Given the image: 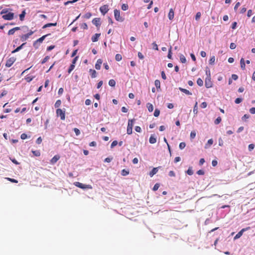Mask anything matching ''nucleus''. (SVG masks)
I'll return each mask as SVG.
<instances>
[{
  "mask_svg": "<svg viewBox=\"0 0 255 255\" xmlns=\"http://www.w3.org/2000/svg\"><path fill=\"white\" fill-rule=\"evenodd\" d=\"M20 137L22 139H25L27 138V136L26 133H23L21 134Z\"/></svg>",
  "mask_w": 255,
  "mask_h": 255,
  "instance_id": "680f3d73",
  "label": "nucleus"
},
{
  "mask_svg": "<svg viewBox=\"0 0 255 255\" xmlns=\"http://www.w3.org/2000/svg\"><path fill=\"white\" fill-rule=\"evenodd\" d=\"M59 159L60 156L56 155L51 159L50 163L52 164H55Z\"/></svg>",
  "mask_w": 255,
  "mask_h": 255,
  "instance_id": "4468645a",
  "label": "nucleus"
},
{
  "mask_svg": "<svg viewBox=\"0 0 255 255\" xmlns=\"http://www.w3.org/2000/svg\"><path fill=\"white\" fill-rule=\"evenodd\" d=\"M135 130L137 132H140L141 131V129L140 127L136 126L135 127Z\"/></svg>",
  "mask_w": 255,
  "mask_h": 255,
  "instance_id": "052dcab7",
  "label": "nucleus"
},
{
  "mask_svg": "<svg viewBox=\"0 0 255 255\" xmlns=\"http://www.w3.org/2000/svg\"><path fill=\"white\" fill-rule=\"evenodd\" d=\"M92 15V14L90 12H87L85 14V17L88 19Z\"/></svg>",
  "mask_w": 255,
  "mask_h": 255,
  "instance_id": "69168bd1",
  "label": "nucleus"
},
{
  "mask_svg": "<svg viewBox=\"0 0 255 255\" xmlns=\"http://www.w3.org/2000/svg\"><path fill=\"white\" fill-rule=\"evenodd\" d=\"M221 121H222L221 118L220 117H219L215 120V121H214V123L216 125H218L219 124H220L221 123Z\"/></svg>",
  "mask_w": 255,
  "mask_h": 255,
  "instance_id": "f704fd0d",
  "label": "nucleus"
},
{
  "mask_svg": "<svg viewBox=\"0 0 255 255\" xmlns=\"http://www.w3.org/2000/svg\"><path fill=\"white\" fill-rule=\"evenodd\" d=\"M236 47V45L235 43H231L230 44V48L231 49H235Z\"/></svg>",
  "mask_w": 255,
  "mask_h": 255,
  "instance_id": "13d9d810",
  "label": "nucleus"
},
{
  "mask_svg": "<svg viewBox=\"0 0 255 255\" xmlns=\"http://www.w3.org/2000/svg\"><path fill=\"white\" fill-rule=\"evenodd\" d=\"M160 166H159L158 167L153 168L152 170L149 172V176L150 177H152L154 174H155L158 172V169L160 168Z\"/></svg>",
  "mask_w": 255,
  "mask_h": 255,
  "instance_id": "f8f14e48",
  "label": "nucleus"
},
{
  "mask_svg": "<svg viewBox=\"0 0 255 255\" xmlns=\"http://www.w3.org/2000/svg\"><path fill=\"white\" fill-rule=\"evenodd\" d=\"M92 23L95 25L97 27H99L101 25L100 18H95L92 20Z\"/></svg>",
  "mask_w": 255,
  "mask_h": 255,
  "instance_id": "9d476101",
  "label": "nucleus"
},
{
  "mask_svg": "<svg viewBox=\"0 0 255 255\" xmlns=\"http://www.w3.org/2000/svg\"><path fill=\"white\" fill-rule=\"evenodd\" d=\"M174 10L172 8H170L169 10L168 14V18L170 20H172L174 18Z\"/></svg>",
  "mask_w": 255,
  "mask_h": 255,
  "instance_id": "ddd939ff",
  "label": "nucleus"
},
{
  "mask_svg": "<svg viewBox=\"0 0 255 255\" xmlns=\"http://www.w3.org/2000/svg\"><path fill=\"white\" fill-rule=\"evenodd\" d=\"M251 229L250 227H248L242 229L235 236L234 239L236 240L240 238L243 235V233L246 231H248Z\"/></svg>",
  "mask_w": 255,
  "mask_h": 255,
  "instance_id": "423d86ee",
  "label": "nucleus"
},
{
  "mask_svg": "<svg viewBox=\"0 0 255 255\" xmlns=\"http://www.w3.org/2000/svg\"><path fill=\"white\" fill-rule=\"evenodd\" d=\"M25 44V43H24L23 44H22L21 45H20L19 46L17 47L15 49H14V50H13L11 53H15L16 52H18V51H19L21 49H22L23 46Z\"/></svg>",
  "mask_w": 255,
  "mask_h": 255,
  "instance_id": "bb28decb",
  "label": "nucleus"
},
{
  "mask_svg": "<svg viewBox=\"0 0 255 255\" xmlns=\"http://www.w3.org/2000/svg\"><path fill=\"white\" fill-rule=\"evenodd\" d=\"M241 63V67L243 70L245 69L246 65H245V60L243 58H242L240 61Z\"/></svg>",
  "mask_w": 255,
  "mask_h": 255,
  "instance_id": "aec40b11",
  "label": "nucleus"
},
{
  "mask_svg": "<svg viewBox=\"0 0 255 255\" xmlns=\"http://www.w3.org/2000/svg\"><path fill=\"white\" fill-rule=\"evenodd\" d=\"M75 185L79 188H80L81 189H92V187L91 185H87V184H84L82 183L79 182H76L74 183Z\"/></svg>",
  "mask_w": 255,
  "mask_h": 255,
  "instance_id": "f03ea898",
  "label": "nucleus"
},
{
  "mask_svg": "<svg viewBox=\"0 0 255 255\" xmlns=\"http://www.w3.org/2000/svg\"><path fill=\"white\" fill-rule=\"evenodd\" d=\"M207 103L205 102L202 103L201 104V107L203 109L206 108L207 107Z\"/></svg>",
  "mask_w": 255,
  "mask_h": 255,
  "instance_id": "bf43d9fd",
  "label": "nucleus"
},
{
  "mask_svg": "<svg viewBox=\"0 0 255 255\" xmlns=\"http://www.w3.org/2000/svg\"><path fill=\"white\" fill-rule=\"evenodd\" d=\"M205 82V87L207 88H210L213 86V83L211 81V78H206Z\"/></svg>",
  "mask_w": 255,
  "mask_h": 255,
  "instance_id": "1a4fd4ad",
  "label": "nucleus"
},
{
  "mask_svg": "<svg viewBox=\"0 0 255 255\" xmlns=\"http://www.w3.org/2000/svg\"><path fill=\"white\" fill-rule=\"evenodd\" d=\"M33 33H34L33 31L30 30L29 32L28 33H27V34L21 35L20 36L21 40L22 41H24L26 40L30 35H31L32 34H33Z\"/></svg>",
  "mask_w": 255,
  "mask_h": 255,
  "instance_id": "0eeeda50",
  "label": "nucleus"
},
{
  "mask_svg": "<svg viewBox=\"0 0 255 255\" xmlns=\"http://www.w3.org/2000/svg\"><path fill=\"white\" fill-rule=\"evenodd\" d=\"M201 17V13L200 12H198L195 15V19L198 20Z\"/></svg>",
  "mask_w": 255,
  "mask_h": 255,
  "instance_id": "6e6d98bb",
  "label": "nucleus"
},
{
  "mask_svg": "<svg viewBox=\"0 0 255 255\" xmlns=\"http://www.w3.org/2000/svg\"><path fill=\"white\" fill-rule=\"evenodd\" d=\"M128 173H129V172L127 170H126V169H123L122 171V175L123 176H126V175H128Z\"/></svg>",
  "mask_w": 255,
  "mask_h": 255,
  "instance_id": "de8ad7c7",
  "label": "nucleus"
},
{
  "mask_svg": "<svg viewBox=\"0 0 255 255\" xmlns=\"http://www.w3.org/2000/svg\"><path fill=\"white\" fill-rule=\"evenodd\" d=\"M115 59L117 61H120L122 59V56L120 54H117L115 56Z\"/></svg>",
  "mask_w": 255,
  "mask_h": 255,
  "instance_id": "2f4dec72",
  "label": "nucleus"
},
{
  "mask_svg": "<svg viewBox=\"0 0 255 255\" xmlns=\"http://www.w3.org/2000/svg\"><path fill=\"white\" fill-rule=\"evenodd\" d=\"M213 143V140L212 139H210L208 140L207 143L206 144L205 147H207V145H209V146H210L212 145Z\"/></svg>",
  "mask_w": 255,
  "mask_h": 255,
  "instance_id": "a18cd8bd",
  "label": "nucleus"
},
{
  "mask_svg": "<svg viewBox=\"0 0 255 255\" xmlns=\"http://www.w3.org/2000/svg\"><path fill=\"white\" fill-rule=\"evenodd\" d=\"M61 100H58L56 102V103L54 105V106L55 108H58L61 105Z\"/></svg>",
  "mask_w": 255,
  "mask_h": 255,
  "instance_id": "58836bf2",
  "label": "nucleus"
},
{
  "mask_svg": "<svg viewBox=\"0 0 255 255\" xmlns=\"http://www.w3.org/2000/svg\"><path fill=\"white\" fill-rule=\"evenodd\" d=\"M109 85L111 87H115L116 85V81L114 79H111L109 81Z\"/></svg>",
  "mask_w": 255,
  "mask_h": 255,
  "instance_id": "cd10ccee",
  "label": "nucleus"
},
{
  "mask_svg": "<svg viewBox=\"0 0 255 255\" xmlns=\"http://www.w3.org/2000/svg\"><path fill=\"white\" fill-rule=\"evenodd\" d=\"M32 152L36 156H39L40 155V152L39 150H32Z\"/></svg>",
  "mask_w": 255,
  "mask_h": 255,
  "instance_id": "72a5a7b5",
  "label": "nucleus"
},
{
  "mask_svg": "<svg viewBox=\"0 0 255 255\" xmlns=\"http://www.w3.org/2000/svg\"><path fill=\"white\" fill-rule=\"evenodd\" d=\"M248 148L250 151H252L255 148V145L254 144H250L249 145Z\"/></svg>",
  "mask_w": 255,
  "mask_h": 255,
  "instance_id": "864d4df0",
  "label": "nucleus"
},
{
  "mask_svg": "<svg viewBox=\"0 0 255 255\" xmlns=\"http://www.w3.org/2000/svg\"><path fill=\"white\" fill-rule=\"evenodd\" d=\"M206 75H207L206 78H211V72L210 69L207 67L206 68Z\"/></svg>",
  "mask_w": 255,
  "mask_h": 255,
  "instance_id": "c756f323",
  "label": "nucleus"
},
{
  "mask_svg": "<svg viewBox=\"0 0 255 255\" xmlns=\"http://www.w3.org/2000/svg\"><path fill=\"white\" fill-rule=\"evenodd\" d=\"M180 60L181 62H182V63H185L186 62V58L183 55H180Z\"/></svg>",
  "mask_w": 255,
  "mask_h": 255,
  "instance_id": "7c9ffc66",
  "label": "nucleus"
},
{
  "mask_svg": "<svg viewBox=\"0 0 255 255\" xmlns=\"http://www.w3.org/2000/svg\"><path fill=\"white\" fill-rule=\"evenodd\" d=\"M154 84L158 91H159L158 90H160V82L159 80H156L154 82Z\"/></svg>",
  "mask_w": 255,
  "mask_h": 255,
  "instance_id": "412c9836",
  "label": "nucleus"
},
{
  "mask_svg": "<svg viewBox=\"0 0 255 255\" xmlns=\"http://www.w3.org/2000/svg\"><path fill=\"white\" fill-rule=\"evenodd\" d=\"M215 56H212L209 60V64H211V65L214 64V63L215 62Z\"/></svg>",
  "mask_w": 255,
  "mask_h": 255,
  "instance_id": "4c0bfd02",
  "label": "nucleus"
},
{
  "mask_svg": "<svg viewBox=\"0 0 255 255\" xmlns=\"http://www.w3.org/2000/svg\"><path fill=\"white\" fill-rule=\"evenodd\" d=\"M25 14V10H24L22 11L21 13L19 14V19L21 21H23L24 20Z\"/></svg>",
  "mask_w": 255,
  "mask_h": 255,
  "instance_id": "393cba45",
  "label": "nucleus"
},
{
  "mask_svg": "<svg viewBox=\"0 0 255 255\" xmlns=\"http://www.w3.org/2000/svg\"><path fill=\"white\" fill-rule=\"evenodd\" d=\"M149 141L151 144L155 143L156 142V138L153 135H151L149 138Z\"/></svg>",
  "mask_w": 255,
  "mask_h": 255,
  "instance_id": "5701e85b",
  "label": "nucleus"
},
{
  "mask_svg": "<svg viewBox=\"0 0 255 255\" xmlns=\"http://www.w3.org/2000/svg\"><path fill=\"white\" fill-rule=\"evenodd\" d=\"M100 35H101L100 33H96V34H94L92 37V41L94 42L97 41L98 40V39H99Z\"/></svg>",
  "mask_w": 255,
  "mask_h": 255,
  "instance_id": "dca6fc26",
  "label": "nucleus"
},
{
  "mask_svg": "<svg viewBox=\"0 0 255 255\" xmlns=\"http://www.w3.org/2000/svg\"><path fill=\"white\" fill-rule=\"evenodd\" d=\"M179 89L180 91L186 94V95H191L192 94V93L189 91L187 90V89H184V88H182L181 87H180L179 88Z\"/></svg>",
  "mask_w": 255,
  "mask_h": 255,
  "instance_id": "f3484780",
  "label": "nucleus"
},
{
  "mask_svg": "<svg viewBox=\"0 0 255 255\" xmlns=\"http://www.w3.org/2000/svg\"><path fill=\"white\" fill-rule=\"evenodd\" d=\"M42 139L41 138V137H39L37 139H36V142L37 144H40L41 142H42Z\"/></svg>",
  "mask_w": 255,
  "mask_h": 255,
  "instance_id": "0e129e2a",
  "label": "nucleus"
},
{
  "mask_svg": "<svg viewBox=\"0 0 255 255\" xmlns=\"http://www.w3.org/2000/svg\"><path fill=\"white\" fill-rule=\"evenodd\" d=\"M47 35H43L42 36V37H41L40 38H39V39H38L37 40H36L34 43V45L37 42H42L44 39H45V38L46 37Z\"/></svg>",
  "mask_w": 255,
  "mask_h": 255,
  "instance_id": "4be33fe9",
  "label": "nucleus"
},
{
  "mask_svg": "<svg viewBox=\"0 0 255 255\" xmlns=\"http://www.w3.org/2000/svg\"><path fill=\"white\" fill-rule=\"evenodd\" d=\"M243 99L242 98H238L235 100V102L236 104H238L241 103Z\"/></svg>",
  "mask_w": 255,
  "mask_h": 255,
  "instance_id": "3c124183",
  "label": "nucleus"
},
{
  "mask_svg": "<svg viewBox=\"0 0 255 255\" xmlns=\"http://www.w3.org/2000/svg\"><path fill=\"white\" fill-rule=\"evenodd\" d=\"M74 131L75 132V134H76V135H79L80 134V131L79 129L77 128H74Z\"/></svg>",
  "mask_w": 255,
  "mask_h": 255,
  "instance_id": "5fc2aeb1",
  "label": "nucleus"
},
{
  "mask_svg": "<svg viewBox=\"0 0 255 255\" xmlns=\"http://www.w3.org/2000/svg\"><path fill=\"white\" fill-rule=\"evenodd\" d=\"M16 58L15 57H11L8 58L5 63V66L7 67H10L16 61Z\"/></svg>",
  "mask_w": 255,
  "mask_h": 255,
  "instance_id": "20e7f679",
  "label": "nucleus"
},
{
  "mask_svg": "<svg viewBox=\"0 0 255 255\" xmlns=\"http://www.w3.org/2000/svg\"><path fill=\"white\" fill-rule=\"evenodd\" d=\"M103 63V61L101 59H99L95 64V68L97 70H100L101 69V64Z\"/></svg>",
  "mask_w": 255,
  "mask_h": 255,
  "instance_id": "9b49d317",
  "label": "nucleus"
},
{
  "mask_svg": "<svg viewBox=\"0 0 255 255\" xmlns=\"http://www.w3.org/2000/svg\"><path fill=\"white\" fill-rule=\"evenodd\" d=\"M152 45H153V48L156 50H158V46L156 44L155 42H153L152 43Z\"/></svg>",
  "mask_w": 255,
  "mask_h": 255,
  "instance_id": "e2e57ef3",
  "label": "nucleus"
},
{
  "mask_svg": "<svg viewBox=\"0 0 255 255\" xmlns=\"http://www.w3.org/2000/svg\"><path fill=\"white\" fill-rule=\"evenodd\" d=\"M134 121V119L128 120L127 128H132Z\"/></svg>",
  "mask_w": 255,
  "mask_h": 255,
  "instance_id": "a211bd4d",
  "label": "nucleus"
},
{
  "mask_svg": "<svg viewBox=\"0 0 255 255\" xmlns=\"http://www.w3.org/2000/svg\"><path fill=\"white\" fill-rule=\"evenodd\" d=\"M185 146H186V143L184 142H182L179 144V147L180 149H183V148H185Z\"/></svg>",
  "mask_w": 255,
  "mask_h": 255,
  "instance_id": "ea45409f",
  "label": "nucleus"
},
{
  "mask_svg": "<svg viewBox=\"0 0 255 255\" xmlns=\"http://www.w3.org/2000/svg\"><path fill=\"white\" fill-rule=\"evenodd\" d=\"M146 107L148 109V110L149 112H151L153 110V105L150 103H147Z\"/></svg>",
  "mask_w": 255,
  "mask_h": 255,
  "instance_id": "a878e982",
  "label": "nucleus"
},
{
  "mask_svg": "<svg viewBox=\"0 0 255 255\" xmlns=\"http://www.w3.org/2000/svg\"><path fill=\"white\" fill-rule=\"evenodd\" d=\"M1 14H3L2 17L4 20H10L14 18V13L13 12H8L7 8L3 9L1 12Z\"/></svg>",
  "mask_w": 255,
  "mask_h": 255,
  "instance_id": "f257e3e1",
  "label": "nucleus"
},
{
  "mask_svg": "<svg viewBox=\"0 0 255 255\" xmlns=\"http://www.w3.org/2000/svg\"><path fill=\"white\" fill-rule=\"evenodd\" d=\"M196 132L194 131H192L190 133V138H192V139H193L195 138V137L196 136Z\"/></svg>",
  "mask_w": 255,
  "mask_h": 255,
  "instance_id": "8fccbe9b",
  "label": "nucleus"
},
{
  "mask_svg": "<svg viewBox=\"0 0 255 255\" xmlns=\"http://www.w3.org/2000/svg\"><path fill=\"white\" fill-rule=\"evenodd\" d=\"M57 25V23L55 22V23H47L46 24H45L42 28L44 29V28H46L47 27H50V26H56Z\"/></svg>",
  "mask_w": 255,
  "mask_h": 255,
  "instance_id": "6ab92c4d",
  "label": "nucleus"
},
{
  "mask_svg": "<svg viewBox=\"0 0 255 255\" xmlns=\"http://www.w3.org/2000/svg\"><path fill=\"white\" fill-rule=\"evenodd\" d=\"M118 142L117 140H114L112 142V143H111V148H113L114 147H115V146H116L117 144H118Z\"/></svg>",
  "mask_w": 255,
  "mask_h": 255,
  "instance_id": "603ef678",
  "label": "nucleus"
},
{
  "mask_svg": "<svg viewBox=\"0 0 255 255\" xmlns=\"http://www.w3.org/2000/svg\"><path fill=\"white\" fill-rule=\"evenodd\" d=\"M171 49H172V47L170 46V48L169 49L168 53V55H167L168 58L169 59H171L172 57Z\"/></svg>",
  "mask_w": 255,
  "mask_h": 255,
  "instance_id": "49530a36",
  "label": "nucleus"
},
{
  "mask_svg": "<svg viewBox=\"0 0 255 255\" xmlns=\"http://www.w3.org/2000/svg\"><path fill=\"white\" fill-rule=\"evenodd\" d=\"M50 58L49 56H46L41 61V64H44L46 63Z\"/></svg>",
  "mask_w": 255,
  "mask_h": 255,
  "instance_id": "a19ab883",
  "label": "nucleus"
},
{
  "mask_svg": "<svg viewBox=\"0 0 255 255\" xmlns=\"http://www.w3.org/2000/svg\"><path fill=\"white\" fill-rule=\"evenodd\" d=\"M159 186H160L159 184H158V183H156V184L154 185V186H153V189H153V191H156V190H158V188H159Z\"/></svg>",
  "mask_w": 255,
  "mask_h": 255,
  "instance_id": "09e8293b",
  "label": "nucleus"
},
{
  "mask_svg": "<svg viewBox=\"0 0 255 255\" xmlns=\"http://www.w3.org/2000/svg\"><path fill=\"white\" fill-rule=\"evenodd\" d=\"M132 133V128H127V133L131 134Z\"/></svg>",
  "mask_w": 255,
  "mask_h": 255,
  "instance_id": "4d7b16f0",
  "label": "nucleus"
},
{
  "mask_svg": "<svg viewBox=\"0 0 255 255\" xmlns=\"http://www.w3.org/2000/svg\"><path fill=\"white\" fill-rule=\"evenodd\" d=\"M114 15L116 20L119 21H123V18L120 16V11L117 9L114 10Z\"/></svg>",
  "mask_w": 255,
  "mask_h": 255,
  "instance_id": "39448f33",
  "label": "nucleus"
},
{
  "mask_svg": "<svg viewBox=\"0 0 255 255\" xmlns=\"http://www.w3.org/2000/svg\"><path fill=\"white\" fill-rule=\"evenodd\" d=\"M253 14V11H252V10L251 9H249L248 11V13H247V16L248 17H250Z\"/></svg>",
  "mask_w": 255,
  "mask_h": 255,
  "instance_id": "338daca9",
  "label": "nucleus"
},
{
  "mask_svg": "<svg viewBox=\"0 0 255 255\" xmlns=\"http://www.w3.org/2000/svg\"><path fill=\"white\" fill-rule=\"evenodd\" d=\"M6 179L8 180V181H10L11 182H12V183H17L18 182V181L16 179H14L13 178H6Z\"/></svg>",
  "mask_w": 255,
  "mask_h": 255,
  "instance_id": "79ce46f5",
  "label": "nucleus"
},
{
  "mask_svg": "<svg viewBox=\"0 0 255 255\" xmlns=\"http://www.w3.org/2000/svg\"><path fill=\"white\" fill-rule=\"evenodd\" d=\"M160 114V111L159 110L157 109H156L154 111V116L155 117H157L159 116Z\"/></svg>",
  "mask_w": 255,
  "mask_h": 255,
  "instance_id": "c9c22d12",
  "label": "nucleus"
},
{
  "mask_svg": "<svg viewBox=\"0 0 255 255\" xmlns=\"http://www.w3.org/2000/svg\"><path fill=\"white\" fill-rule=\"evenodd\" d=\"M249 111L251 114H255V108H252Z\"/></svg>",
  "mask_w": 255,
  "mask_h": 255,
  "instance_id": "774afa93",
  "label": "nucleus"
},
{
  "mask_svg": "<svg viewBox=\"0 0 255 255\" xmlns=\"http://www.w3.org/2000/svg\"><path fill=\"white\" fill-rule=\"evenodd\" d=\"M100 10L103 15L106 14L109 10V6L107 4H105L100 8Z\"/></svg>",
  "mask_w": 255,
  "mask_h": 255,
  "instance_id": "6e6552de",
  "label": "nucleus"
},
{
  "mask_svg": "<svg viewBox=\"0 0 255 255\" xmlns=\"http://www.w3.org/2000/svg\"><path fill=\"white\" fill-rule=\"evenodd\" d=\"M198 103L196 102L193 109V112L194 114L197 115L198 113Z\"/></svg>",
  "mask_w": 255,
  "mask_h": 255,
  "instance_id": "c85d7f7f",
  "label": "nucleus"
},
{
  "mask_svg": "<svg viewBox=\"0 0 255 255\" xmlns=\"http://www.w3.org/2000/svg\"><path fill=\"white\" fill-rule=\"evenodd\" d=\"M20 29V27H15L14 28H13L11 29H10L8 31V34L10 35H13L15 31H16V30H18Z\"/></svg>",
  "mask_w": 255,
  "mask_h": 255,
  "instance_id": "2eb2a0df",
  "label": "nucleus"
},
{
  "mask_svg": "<svg viewBox=\"0 0 255 255\" xmlns=\"http://www.w3.org/2000/svg\"><path fill=\"white\" fill-rule=\"evenodd\" d=\"M75 66L73 64H71L70 65V66L69 67L68 70V72L69 74H70L73 70V69L75 68Z\"/></svg>",
  "mask_w": 255,
  "mask_h": 255,
  "instance_id": "e433bc0d",
  "label": "nucleus"
},
{
  "mask_svg": "<svg viewBox=\"0 0 255 255\" xmlns=\"http://www.w3.org/2000/svg\"><path fill=\"white\" fill-rule=\"evenodd\" d=\"M186 173L189 175H191L193 174V171L191 167H189L188 169L187 170Z\"/></svg>",
  "mask_w": 255,
  "mask_h": 255,
  "instance_id": "37998d69",
  "label": "nucleus"
},
{
  "mask_svg": "<svg viewBox=\"0 0 255 255\" xmlns=\"http://www.w3.org/2000/svg\"><path fill=\"white\" fill-rule=\"evenodd\" d=\"M197 83L199 86H202L203 85V81L200 78L197 79Z\"/></svg>",
  "mask_w": 255,
  "mask_h": 255,
  "instance_id": "473e14b6",
  "label": "nucleus"
},
{
  "mask_svg": "<svg viewBox=\"0 0 255 255\" xmlns=\"http://www.w3.org/2000/svg\"><path fill=\"white\" fill-rule=\"evenodd\" d=\"M90 73L92 78H94L97 76V72L95 70L90 69Z\"/></svg>",
  "mask_w": 255,
  "mask_h": 255,
  "instance_id": "b1692460",
  "label": "nucleus"
},
{
  "mask_svg": "<svg viewBox=\"0 0 255 255\" xmlns=\"http://www.w3.org/2000/svg\"><path fill=\"white\" fill-rule=\"evenodd\" d=\"M128 8V6L127 4H123L122 5V9L123 10H127Z\"/></svg>",
  "mask_w": 255,
  "mask_h": 255,
  "instance_id": "c03bdc74",
  "label": "nucleus"
},
{
  "mask_svg": "<svg viewBox=\"0 0 255 255\" xmlns=\"http://www.w3.org/2000/svg\"><path fill=\"white\" fill-rule=\"evenodd\" d=\"M56 115L57 117H60L61 120L65 119V111L62 110L61 109L56 110Z\"/></svg>",
  "mask_w": 255,
  "mask_h": 255,
  "instance_id": "7ed1b4c3",
  "label": "nucleus"
}]
</instances>
